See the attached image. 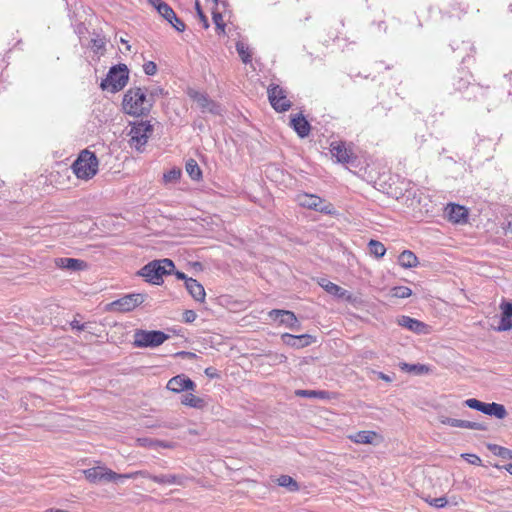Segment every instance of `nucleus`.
Listing matches in <instances>:
<instances>
[{
    "instance_id": "obj_1",
    "label": "nucleus",
    "mask_w": 512,
    "mask_h": 512,
    "mask_svg": "<svg viewBox=\"0 0 512 512\" xmlns=\"http://www.w3.org/2000/svg\"><path fill=\"white\" fill-rule=\"evenodd\" d=\"M122 106L126 114L136 117L144 116L151 111L153 99L148 98L142 88L133 87L124 94Z\"/></svg>"
},
{
    "instance_id": "obj_2",
    "label": "nucleus",
    "mask_w": 512,
    "mask_h": 512,
    "mask_svg": "<svg viewBox=\"0 0 512 512\" xmlns=\"http://www.w3.org/2000/svg\"><path fill=\"white\" fill-rule=\"evenodd\" d=\"M175 268L174 262L171 259L164 258L153 260L142 267L138 275L143 277L147 282L160 285L163 282V276L172 274Z\"/></svg>"
},
{
    "instance_id": "obj_3",
    "label": "nucleus",
    "mask_w": 512,
    "mask_h": 512,
    "mask_svg": "<svg viewBox=\"0 0 512 512\" xmlns=\"http://www.w3.org/2000/svg\"><path fill=\"white\" fill-rule=\"evenodd\" d=\"M98 165L99 162L96 155L85 149L72 164V170L77 178L89 180L98 172Z\"/></svg>"
},
{
    "instance_id": "obj_4",
    "label": "nucleus",
    "mask_w": 512,
    "mask_h": 512,
    "mask_svg": "<svg viewBox=\"0 0 512 512\" xmlns=\"http://www.w3.org/2000/svg\"><path fill=\"white\" fill-rule=\"evenodd\" d=\"M129 77V71L125 64H119L110 68L106 78L101 82L103 90H109L112 93L122 90Z\"/></svg>"
},
{
    "instance_id": "obj_5",
    "label": "nucleus",
    "mask_w": 512,
    "mask_h": 512,
    "mask_svg": "<svg viewBox=\"0 0 512 512\" xmlns=\"http://www.w3.org/2000/svg\"><path fill=\"white\" fill-rule=\"evenodd\" d=\"M133 337V345L137 348H156L169 339V335L162 331L142 329H137Z\"/></svg>"
},
{
    "instance_id": "obj_6",
    "label": "nucleus",
    "mask_w": 512,
    "mask_h": 512,
    "mask_svg": "<svg viewBox=\"0 0 512 512\" xmlns=\"http://www.w3.org/2000/svg\"><path fill=\"white\" fill-rule=\"evenodd\" d=\"M86 479L93 484L122 483V475L105 466H96L83 471Z\"/></svg>"
},
{
    "instance_id": "obj_7",
    "label": "nucleus",
    "mask_w": 512,
    "mask_h": 512,
    "mask_svg": "<svg viewBox=\"0 0 512 512\" xmlns=\"http://www.w3.org/2000/svg\"><path fill=\"white\" fill-rule=\"evenodd\" d=\"M296 201L300 206L308 209L324 214L334 213V207L331 203L314 194L300 193L296 196Z\"/></svg>"
},
{
    "instance_id": "obj_8",
    "label": "nucleus",
    "mask_w": 512,
    "mask_h": 512,
    "mask_svg": "<svg viewBox=\"0 0 512 512\" xmlns=\"http://www.w3.org/2000/svg\"><path fill=\"white\" fill-rule=\"evenodd\" d=\"M153 128L152 125L148 121H141L139 123H135L130 130L129 135L130 145L131 147L139 150L142 146H144L150 135L152 134Z\"/></svg>"
},
{
    "instance_id": "obj_9",
    "label": "nucleus",
    "mask_w": 512,
    "mask_h": 512,
    "mask_svg": "<svg viewBox=\"0 0 512 512\" xmlns=\"http://www.w3.org/2000/svg\"><path fill=\"white\" fill-rule=\"evenodd\" d=\"M267 92L269 102L277 112H285L291 107L286 91L279 85H270Z\"/></svg>"
},
{
    "instance_id": "obj_10",
    "label": "nucleus",
    "mask_w": 512,
    "mask_h": 512,
    "mask_svg": "<svg viewBox=\"0 0 512 512\" xmlns=\"http://www.w3.org/2000/svg\"><path fill=\"white\" fill-rule=\"evenodd\" d=\"M268 315L271 319L278 320L280 324L292 331H299L301 328L300 322L292 311L273 309L268 313Z\"/></svg>"
},
{
    "instance_id": "obj_11",
    "label": "nucleus",
    "mask_w": 512,
    "mask_h": 512,
    "mask_svg": "<svg viewBox=\"0 0 512 512\" xmlns=\"http://www.w3.org/2000/svg\"><path fill=\"white\" fill-rule=\"evenodd\" d=\"M468 215V209L459 204L448 203L444 209L445 218L454 224L466 223Z\"/></svg>"
},
{
    "instance_id": "obj_12",
    "label": "nucleus",
    "mask_w": 512,
    "mask_h": 512,
    "mask_svg": "<svg viewBox=\"0 0 512 512\" xmlns=\"http://www.w3.org/2000/svg\"><path fill=\"white\" fill-rule=\"evenodd\" d=\"M146 294L142 293H131L127 294L120 299L113 302V305L119 310L123 312L131 311L140 304H142L146 299Z\"/></svg>"
},
{
    "instance_id": "obj_13",
    "label": "nucleus",
    "mask_w": 512,
    "mask_h": 512,
    "mask_svg": "<svg viewBox=\"0 0 512 512\" xmlns=\"http://www.w3.org/2000/svg\"><path fill=\"white\" fill-rule=\"evenodd\" d=\"M195 387V383L185 375H177L172 377L167 383V389L175 393L190 390L193 391Z\"/></svg>"
},
{
    "instance_id": "obj_14",
    "label": "nucleus",
    "mask_w": 512,
    "mask_h": 512,
    "mask_svg": "<svg viewBox=\"0 0 512 512\" xmlns=\"http://www.w3.org/2000/svg\"><path fill=\"white\" fill-rule=\"evenodd\" d=\"M281 339L285 345L296 349L307 347L314 342V337L309 334L292 335L284 333Z\"/></svg>"
},
{
    "instance_id": "obj_15",
    "label": "nucleus",
    "mask_w": 512,
    "mask_h": 512,
    "mask_svg": "<svg viewBox=\"0 0 512 512\" xmlns=\"http://www.w3.org/2000/svg\"><path fill=\"white\" fill-rule=\"evenodd\" d=\"M440 422L444 425H448L451 427H457V428H466V429H472V430H479V431H486L487 426L484 423L480 422H472L468 420H460L450 417L441 416Z\"/></svg>"
},
{
    "instance_id": "obj_16",
    "label": "nucleus",
    "mask_w": 512,
    "mask_h": 512,
    "mask_svg": "<svg viewBox=\"0 0 512 512\" xmlns=\"http://www.w3.org/2000/svg\"><path fill=\"white\" fill-rule=\"evenodd\" d=\"M499 308L501 310V319L496 331L512 330V301L502 300Z\"/></svg>"
},
{
    "instance_id": "obj_17",
    "label": "nucleus",
    "mask_w": 512,
    "mask_h": 512,
    "mask_svg": "<svg viewBox=\"0 0 512 512\" xmlns=\"http://www.w3.org/2000/svg\"><path fill=\"white\" fill-rule=\"evenodd\" d=\"M330 152L337 162L343 164L349 163L353 156L351 149L347 148L343 142H332Z\"/></svg>"
},
{
    "instance_id": "obj_18",
    "label": "nucleus",
    "mask_w": 512,
    "mask_h": 512,
    "mask_svg": "<svg viewBox=\"0 0 512 512\" xmlns=\"http://www.w3.org/2000/svg\"><path fill=\"white\" fill-rule=\"evenodd\" d=\"M290 125L301 138L307 137L311 130L309 122L304 118L302 114L292 116Z\"/></svg>"
},
{
    "instance_id": "obj_19",
    "label": "nucleus",
    "mask_w": 512,
    "mask_h": 512,
    "mask_svg": "<svg viewBox=\"0 0 512 512\" xmlns=\"http://www.w3.org/2000/svg\"><path fill=\"white\" fill-rule=\"evenodd\" d=\"M319 285L329 294L334 295L341 299H350L351 295L350 293L341 288L340 286L334 284L333 282L329 281L326 278H321L318 281Z\"/></svg>"
},
{
    "instance_id": "obj_20",
    "label": "nucleus",
    "mask_w": 512,
    "mask_h": 512,
    "mask_svg": "<svg viewBox=\"0 0 512 512\" xmlns=\"http://www.w3.org/2000/svg\"><path fill=\"white\" fill-rule=\"evenodd\" d=\"M185 287L196 301L203 302L205 300L206 293L204 287L196 279H186Z\"/></svg>"
},
{
    "instance_id": "obj_21",
    "label": "nucleus",
    "mask_w": 512,
    "mask_h": 512,
    "mask_svg": "<svg viewBox=\"0 0 512 512\" xmlns=\"http://www.w3.org/2000/svg\"><path fill=\"white\" fill-rule=\"evenodd\" d=\"M378 438L374 431H359L349 436V439L357 444H376Z\"/></svg>"
},
{
    "instance_id": "obj_22",
    "label": "nucleus",
    "mask_w": 512,
    "mask_h": 512,
    "mask_svg": "<svg viewBox=\"0 0 512 512\" xmlns=\"http://www.w3.org/2000/svg\"><path fill=\"white\" fill-rule=\"evenodd\" d=\"M482 413L494 416L498 419H503L507 416V411L502 404H498L495 402L492 403H483L481 411Z\"/></svg>"
},
{
    "instance_id": "obj_23",
    "label": "nucleus",
    "mask_w": 512,
    "mask_h": 512,
    "mask_svg": "<svg viewBox=\"0 0 512 512\" xmlns=\"http://www.w3.org/2000/svg\"><path fill=\"white\" fill-rule=\"evenodd\" d=\"M399 325L416 333H422L426 327L423 322L408 316H402L399 320Z\"/></svg>"
},
{
    "instance_id": "obj_24",
    "label": "nucleus",
    "mask_w": 512,
    "mask_h": 512,
    "mask_svg": "<svg viewBox=\"0 0 512 512\" xmlns=\"http://www.w3.org/2000/svg\"><path fill=\"white\" fill-rule=\"evenodd\" d=\"M137 443L139 446L141 447H146V448H149V449H152V450H159L161 448H171L172 445L171 443L169 442H165V441H161V440H157V439H152V438H138L137 439Z\"/></svg>"
},
{
    "instance_id": "obj_25",
    "label": "nucleus",
    "mask_w": 512,
    "mask_h": 512,
    "mask_svg": "<svg viewBox=\"0 0 512 512\" xmlns=\"http://www.w3.org/2000/svg\"><path fill=\"white\" fill-rule=\"evenodd\" d=\"M56 265L67 270L78 271L83 269L85 263L82 260L74 258H58L56 259Z\"/></svg>"
},
{
    "instance_id": "obj_26",
    "label": "nucleus",
    "mask_w": 512,
    "mask_h": 512,
    "mask_svg": "<svg viewBox=\"0 0 512 512\" xmlns=\"http://www.w3.org/2000/svg\"><path fill=\"white\" fill-rule=\"evenodd\" d=\"M399 264L404 268H413L418 264V258L410 250H404L398 257Z\"/></svg>"
},
{
    "instance_id": "obj_27",
    "label": "nucleus",
    "mask_w": 512,
    "mask_h": 512,
    "mask_svg": "<svg viewBox=\"0 0 512 512\" xmlns=\"http://www.w3.org/2000/svg\"><path fill=\"white\" fill-rule=\"evenodd\" d=\"M181 403L183 405H186V406H189L192 408H197V409H201V408L205 407V405H206V402L203 398L197 397L192 393H187V394L183 395V397L181 399Z\"/></svg>"
},
{
    "instance_id": "obj_28",
    "label": "nucleus",
    "mask_w": 512,
    "mask_h": 512,
    "mask_svg": "<svg viewBox=\"0 0 512 512\" xmlns=\"http://www.w3.org/2000/svg\"><path fill=\"white\" fill-rule=\"evenodd\" d=\"M188 95L198 105V107L202 109L203 112L206 111V107L211 101L207 95L196 90H189Z\"/></svg>"
},
{
    "instance_id": "obj_29",
    "label": "nucleus",
    "mask_w": 512,
    "mask_h": 512,
    "mask_svg": "<svg viewBox=\"0 0 512 512\" xmlns=\"http://www.w3.org/2000/svg\"><path fill=\"white\" fill-rule=\"evenodd\" d=\"M399 367L401 368V370L413 373L415 375H422L429 371V368L423 364H409L402 362L399 364Z\"/></svg>"
},
{
    "instance_id": "obj_30",
    "label": "nucleus",
    "mask_w": 512,
    "mask_h": 512,
    "mask_svg": "<svg viewBox=\"0 0 512 512\" xmlns=\"http://www.w3.org/2000/svg\"><path fill=\"white\" fill-rule=\"evenodd\" d=\"M185 170L193 180H199L202 177L201 169L194 159H189L186 162Z\"/></svg>"
},
{
    "instance_id": "obj_31",
    "label": "nucleus",
    "mask_w": 512,
    "mask_h": 512,
    "mask_svg": "<svg viewBox=\"0 0 512 512\" xmlns=\"http://www.w3.org/2000/svg\"><path fill=\"white\" fill-rule=\"evenodd\" d=\"M368 248H369V253L371 255L375 256L376 258H381L386 253L385 246L377 240H373V239L370 240L368 243Z\"/></svg>"
},
{
    "instance_id": "obj_32",
    "label": "nucleus",
    "mask_w": 512,
    "mask_h": 512,
    "mask_svg": "<svg viewBox=\"0 0 512 512\" xmlns=\"http://www.w3.org/2000/svg\"><path fill=\"white\" fill-rule=\"evenodd\" d=\"M277 483L279 486L287 488L289 491H297L299 489L298 483L288 475H281L277 479Z\"/></svg>"
},
{
    "instance_id": "obj_33",
    "label": "nucleus",
    "mask_w": 512,
    "mask_h": 512,
    "mask_svg": "<svg viewBox=\"0 0 512 512\" xmlns=\"http://www.w3.org/2000/svg\"><path fill=\"white\" fill-rule=\"evenodd\" d=\"M488 449L496 456L501 457L503 459H511L512 458V451L508 448L496 445V444H489Z\"/></svg>"
},
{
    "instance_id": "obj_34",
    "label": "nucleus",
    "mask_w": 512,
    "mask_h": 512,
    "mask_svg": "<svg viewBox=\"0 0 512 512\" xmlns=\"http://www.w3.org/2000/svg\"><path fill=\"white\" fill-rule=\"evenodd\" d=\"M297 396L306 397V398H319L325 399L327 398V392L322 390H297L295 392Z\"/></svg>"
},
{
    "instance_id": "obj_35",
    "label": "nucleus",
    "mask_w": 512,
    "mask_h": 512,
    "mask_svg": "<svg viewBox=\"0 0 512 512\" xmlns=\"http://www.w3.org/2000/svg\"><path fill=\"white\" fill-rule=\"evenodd\" d=\"M391 297L394 298H408L412 295V290L406 286H395L390 289L389 292Z\"/></svg>"
},
{
    "instance_id": "obj_36",
    "label": "nucleus",
    "mask_w": 512,
    "mask_h": 512,
    "mask_svg": "<svg viewBox=\"0 0 512 512\" xmlns=\"http://www.w3.org/2000/svg\"><path fill=\"white\" fill-rule=\"evenodd\" d=\"M236 50L244 63H249L251 61V53L249 51V47L242 41H238L236 43Z\"/></svg>"
},
{
    "instance_id": "obj_37",
    "label": "nucleus",
    "mask_w": 512,
    "mask_h": 512,
    "mask_svg": "<svg viewBox=\"0 0 512 512\" xmlns=\"http://www.w3.org/2000/svg\"><path fill=\"white\" fill-rule=\"evenodd\" d=\"M157 12L169 23H173V19H176L175 12L167 3L160 5V8L157 10Z\"/></svg>"
},
{
    "instance_id": "obj_38",
    "label": "nucleus",
    "mask_w": 512,
    "mask_h": 512,
    "mask_svg": "<svg viewBox=\"0 0 512 512\" xmlns=\"http://www.w3.org/2000/svg\"><path fill=\"white\" fill-rule=\"evenodd\" d=\"M181 170L177 168H172L168 172L164 173L163 181L167 183H175L180 179Z\"/></svg>"
},
{
    "instance_id": "obj_39",
    "label": "nucleus",
    "mask_w": 512,
    "mask_h": 512,
    "mask_svg": "<svg viewBox=\"0 0 512 512\" xmlns=\"http://www.w3.org/2000/svg\"><path fill=\"white\" fill-rule=\"evenodd\" d=\"M121 475H122V483L124 482V480L135 479L138 476H141L144 478H149V479L153 480V476H154L145 470L135 471V472H131V473H124Z\"/></svg>"
},
{
    "instance_id": "obj_40",
    "label": "nucleus",
    "mask_w": 512,
    "mask_h": 512,
    "mask_svg": "<svg viewBox=\"0 0 512 512\" xmlns=\"http://www.w3.org/2000/svg\"><path fill=\"white\" fill-rule=\"evenodd\" d=\"M213 22L216 25V28L219 29L221 32H224L225 24L223 21V16L220 12L213 11L212 13Z\"/></svg>"
},
{
    "instance_id": "obj_41",
    "label": "nucleus",
    "mask_w": 512,
    "mask_h": 512,
    "mask_svg": "<svg viewBox=\"0 0 512 512\" xmlns=\"http://www.w3.org/2000/svg\"><path fill=\"white\" fill-rule=\"evenodd\" d=\"M483 403L484 402H481L480 400L475 399V398H469L464 401L465 406H467L471 409L477 410V411H481Z\"/></svg>"
},
{
    "instance_id": "obj_42",
    "label": "nucleus",
    "mask_w": 512,
    "mask_h": 512,
    "mask_svg": "<svg viewBox=\"0 0 512 512\" xmlns=\"http://www.w3.org/2000/svg\"><path fill=\"white\" fill-rule=\"evenodd\" d=\"M143 70L145 74L152 76L157 72V65L153 61L144 63Z\"/></svg>"
},
{
    "instance_id": "obj_43",
    "label": "nucleus",
    "mask_w": 512,
    "mask_h": 512,
    "mask_svg": "<svg viewBox=\"0 0 512 512\" xmlns=\"http://www.w3.org/2000/svg\"><path fill=\"white\" fill-rule=\"evenodd\" d=\"M427 502L433 507L442 508L447 504V499L445 497H439L427 500Z\"/></svg>"
},
{
    "instance_id": "obj_44",
    "label": "nucleus",
    "mask_w": 512,
    "mask_h": 512,
    "mask_svg": "<svg viewBox=\"0 0 512 512\" xmlns=\"http://www.w3.org/2000/svg\"><path fill=\"white\" fill-rule=\"evenodd\" d=\"M92 48L96 53L100 52L105 47V40L103 38H95L91 40Z\"/></svg>"
},
{
    "instance_id": "obj_45",
    "label": "nucleus",
    "mask_w": 512,
    "mask_h": 512,
    "mask_svg": "<svg viewBox=\"0 0 512 512\" xmlns=\"http://www.w3.org/2000/svg\"><path fill=\"white\" fill-rule=\"evenodd\" d=\"M195 8H196L197 14H198L201 22L203 23L204 28H208L209 23H208L207 17L204 15L198 0L195 3Z\"/></svg>"
},
{
    "instance_id": "obj_46",
    "label": "nucleus",
    "mask_w": 512,
    "mask_h": 512,
    "mask_svg": "<svg viewBox=\"0 0 512 512\" xmlns=\"http://www.w3.org/2000/svg\"><path fill=\"white\" fill-rule=\"evenodd\" d=\"M168 485H182L183 477L175 474H167Z\"/></svg>"
},
{
    "instance_id": "obj_47",
    "label": "nucleus",
    "mask_w": 512,
    "mask_h": 512,
    "mask_svg": "<svg viewBox=\"0 0 512 512\" xmlns=\"http://www.w3.org/2000/svg\"><path fill=\"white\" fill-rule=\"evenodd\" d=\"M205 112L217 115V114H220L221 107L217 103H215L214 101L211 100L209 102V105H207Z\"/></svg>"
},
{
    "instance_id": "obj_48",
    "label": "nucleus",
    "mask_w": 512,
    "mask_h": 512,
    "mask_svg": "<svg viewBox=\"0 0 512 512\" xmlns=\"http://www.w3.org/2000/svg\"><path fill=\"white\" fill-rule=\"evenodd\" d=\"M196 318L197 314L193 310H185V312L183 313V320L186 323H192L193 321H195Z\"/></svg>"
},
{
    "instance_id": "obj_49",
    "label": "nucleus",
    "mask_w": 512,
    "mask_h": 512,
    "mask_svg": "<svg viewBox=\"0 0 512 512\" xmlns=\"http://www.w3.org/2000/svg\"><path fill=\"white\" fill-rule=\"evenodd\" d=\"M462 456L471 464L479 465L481 463V459L477 455L463 454Z\"/></svg>"
},
{
    "instance_id": "obj_50",
    "label": "nucleus",
    "mask_w": 512,
    "mask_h": 512,
    "mask_svg": "<svg viewBox=\"0 0 512 512\" xmlns=\"http://www.w3.org/2000/svg\"><path fill=\"white\" fill-rule=\"evenodd\" d=\"M72 329H75L77 331H83V330H86L88 328V323H84V324H81L79 321L77 320H73L71 323H70Z\"/></svg>"
},
{
    "instance_id": "obj_51",
    "label": "nucleus",
    "mask_w": 512,
    "mask_h": 512,
    "mask_svg": "<svg viewBox=\"0 0 512 512\" xmlns=\"http://www.w3.org/2000/svg\"><path fill=\"white\" fill-rule=\"evenodd\" d=\"M153 481L158 484H162V485H168V482H169L167 479V474L154 475Z\"/></svg>"
},
{
    "instance_id": "obj_52",
    "label": "nucleus",
    "mask_w": 512,
    "mask_h": 512,
    "mask_svg": "<svg viewBox=\"0 0 512 512\" xmlns=\"http://www.w3.org/2000/svg\"><path fill=\"white\" fill-rule=\"evenodd\" d=\"M177 31L182 32L185 30V24L176 16L173 23H170Z\"/></svg>"
},
{
    "instance_id": "obj_53",
    "label": "nucleus",
    "mask_w": 512,
    "mask_h": 512,
    "mask_svg": "<svg viewBox=\"0 0 512 512\" xmlns=\"http://www.w3.org/2000/svg\"><path fill=\"white\" fill-rule=\"evenodd\" d=\"M163 94L162 88H155L153 89L148 96V98L155 100V97L161 96Z\"/></svg>"
},
{
    "instance_id": "obj_54",
    "label": "nucleus",
    "mask_w": 512,
    "mask_h": 512,
    "mask_svg": "<svg viewBox=\"0 0 512 512\" xmlns=\"http://www.w3.org/2000/svg\"><path fill=\"white\" fill-rule=\"evenodd\" d=\"M205 374L209 377V378H215L217 377V372H216V369H214L213 367H208L205 369Z\"/></svg>"
},
{
    "instance_id": "obj_55",
    "label": "nucleus",
    "mask_w": 512,
    "mask_h": 512,
    "mask_svg": "<svg viewBox=\"0 0 512 512\" xmlns=\"http://www.w3.org/2000/svg\"><path fill=\"white\" fill-rule=\"evenodd\" d=\"M149 3L154 6V8L156 10H158L160 8V5H163L165 2H163L162 0H148Z\"/></svg>"
},
{
    "instance_id": "obj_56",
    "label": "nucleus",
    "mask_w": 512,
    "mask_h": 512,
    "mask_svg": "<svg viewBox=\"0 0 512 512\" xmlns=\"http://www.w3.org/2000/svg\"><path fill=\"white\" fill-rule=\"evenodd\" d=\"M172 273L175 274L176 278L179 279V280H184L186 282V279H189L185 273L183 272H180V271H173Z\"/></svg>"
},
{
    "instance_id": "obj_57",
    "label": "nucleus",
    "mask_w": 512,
    "mask_h": 512,
    "mask_svg": "<svg viewBox=\"0 0 512 512\" xmlns=\"http://www.w3.org/2000/svg\"><path fill=\"white\" fill-rule=\"evenodd\" d=\"M380 378L387 382L391 381V378L384 373H380Z\"/></svg>"
},
{
    "instance_id": "obj_58",
    "label": "nucleus",
    "mask_w": 512,
    "mask_h": 512,
    "mask_svg": "<svg viewBox=\"0 0 512 512\" xmlns=\"http://www.w3.org/2000/svg\"><path fill=\"white\" fill-rule=\"evenodd\" d=\"M505 469L507 470V472H508L509 474H511V475H512V464H508V465L505 467Z\"/></svg>"
},
{
    "instance_id": "obj_59",
    "label": "nucleus",
    "mask_w": 512,
    "mask_h": 512,
    "mask_svg": "<svg viewBox=\"0 0 512 512\" xmlns=\"http://www.w3.org/2000/svg\"><path fill=\"white\" fill-rule=\"evenodd\" d=\"M507 228L510 230V232H512V226L511 225H508Z\"/></svg>"
},
{
    "instance_id": "obj_60",
    "label": "nucleus",
    "mask_w": 512,
    "mask_h": 512,
    "mask_svg": "<svg viewBox=\"0 0 512 512\" xmlns=\"http://www.w3.org/2000/svg\"><path fill=\"white\" fill-rule=\"evenodd\" d=\"M213 1L215 2L216 5H218L220 0H213Z\"/></svg>"
}]
</instances>
